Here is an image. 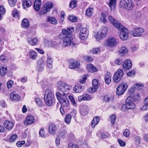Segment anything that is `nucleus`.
Segmentation results:
<instances>
[{"instance_id":"nucleus-1","label":"nucleus","mask_w":148,"mask_h":148,"mask_svg":"<svg viewBox=\"0 0 148 148\" xmlns=\"http://www.w3.org/2000/svg\"><path fill=\"white\" fill-rule=\"evenodd\" d=\"M111 23L119 30L118 32L120 38L123 40H126L128 38L129 32L127 29L121 24L116 19H109Z\"/></svg>"},{"instance_id":"nucleus-2","label":"nucleus","mask_w":148,"mask_h":148,"mask_svg":"<svg viewBox=\"0 0 148 148\" xmlns=\"http://www.w3.org/2000/svg\"><path fill=\"white\" fill-rule=\"evenodd\" d=\"M74 31V28L73 27L68 28L67 29H62V33L59 35L58 38L62 39L64 46H67L70 45L71 42V33Z\"/></svg>"},{"instance_id":"nucleus-3","label":"nucleus","mask_w":148,"mask_h":148,"mask_svg":"<svg viewBox=\"0 0 148 148\" xmlns=\"http://www.w3.org/2000/svg\"><path fill=\"white\" fill-rule=\"evenodd\" d=\"M56 95L57 99L60 102L62 106L67 107L68 106L69 101L65 95V94H62L59 92H57L56 93Z\"/></svg>"},{"instance_id":"nucleus-4","label":"nucleus","mask_w":148,"mask_h":148,"mask_svg":"<svg viewBox=\"0 0 148 148\" xmlns=\"http://www.w3.org/2000/svg\"><path fill=\"white\" fill-rule=\"evenodd\" d=\"M119 5L121 8L129 10H132L134 6L131 0H121Z\"/></svg>"},{"instance_id":"nucleus-5","label":"nucleus","mask_w":148,"mask_h":148,"mask_svg":"<svg viewBox=\"0 0 148 148\" xmlns=\"http://www.w3.org/2000/svg\"><path fill=\"white\" fill-rule=\"evenodd\" d=\"M57 86L59 89L64 94V92L69 91L72 88V86L66 83L61 81H58L57 83Z\"/></svg>"},{"instance_id":"nucleus-6","label":"nucleus","mask_w":148,"mask_h":148,"mask_svg":"<svg viewBox=\"0 0 148 148\" xmlns=\"http://www.w3.org/2000/svg\"><path fill=\"white\" fill-rule=\"evenodd\" d=\"M53 97L51 90L49 89L45 91L44 96V99L47 106H51L53 103Z\"/></svg>"},{"instance_id":"nucleus-7","label":"nucleus","mask_w":148,"mask_h":148,"mask_svg":"<svg viewBox=\"0 0 148 148\" xmlns=\"http://www.w3.org/2000/svg\"><path fill=\"white\" fill-rule=\"evenodd\" d=\"M125 104L122 106V108L123 110L133 109L135 107V105L133 103V100L130 97H128L125 101Z\"/></svg>"},{"instance_id":"nucleus-8","label":"nucleus","mask_w":148,"mask_h":148,"mask_svg":"<svg viewBox=\"0 0 148 148\" xmlns=\"http://www.w3.org/2000/svg\"><path fill=\"white\" fill-rule=\"evenodd\" d=\"M108 32V29L106 27H103L101 30L95 34V37L99 41L104 38Z\"/></svg>"},{"instance_id":"nucleus-9","label":"nucleus","mask_w":148,"mask_h":148,"mask_svg":"<svg viewBox=\"0 0 148 148\" xmlns=\"http://www.w3.org/2000/svg\"><path fill=\"white\" fill-rule=\"evenodd\" d=\"M127 87V85L126 83L122 82L116 88V95L118 96L122 95L124 93Z\"/></svg>"},{"instance_id":"nucleus-10","label":"nucleus","mask_w":148,"mask_h":148,"mask_svg":"<svg viewBox=\"0 0 148 148\" xmlns=\"http://www.w3.org/2000/svg\"><path fill=\"white\" fill-rule=\"evenodd\" d=\"M53 6V3L51 1L47 2L44 5L41 9L40 12V14L43 15L49 12Z\"/></svg>"},{"instance_id":"nucleus-11","label":"nucleus","mask_w":148,"mask_h":148,"mask_svg":"<svg viewBox=\"0 0 148 148\" xmlns=\"http://www.w3.org/2000/svg\"><path fill=\"white\" fill-rule=\"evenodd\" d=\"M123 75V72L122 70L119 69L115 73L113 77L114 82L117 83L120 81Z\"/></svg>"},{"instance_id":"nucleus-12","label":"nucleus","mask_w":148,"mask_h":148,"mask_svg":"<svg viewBox=\"0 0 148 148\" xmlns=\"http://www.w3.org/2000/svg\"><path fill=\"white\" fill-rule=\"evenodd\" d=\"M118 43L117 40L113 37L111 36L106 41V45L108 47H113L116 46Z\"/></svg>"},{"instance_id":"nucleus-13","label":"nucleus","mask_w":148,"mask_h":148,"mask_svg":"<svg viewBox=\"0 0 148 148\" xmlns=\"http://www.w3.org/2000/svg\"><path fill=\"white\" fill-rule=\"evenodd\" d=\"M92 87L89 88L88 89V92L90 93H93L96 92L100 85L98 81L96 79H94L92 81Z\"/></svg>"},{"instance_id":"nucleus-14","label":"nucleus","mask_w":148,"mask_h":148,"mask_svg":"<svg viewBox=\"0 0 148 148\" xmlns=\"http://www.w3.org/2000/svg\"><path fill=\"white\" fill-rule=\"evenodd\" d=\"M88 31L86 28L83 27L80 30L79 37L82 40H85L86 39L88 36Z\"/></svg>"},{"instance_id":"nucleus-15","label":"nucleus","mask_w":148,"mask_h":148,"mask_svg":"<svg viewBox=\"0 0 148 148\" xmlns=\"http://www.w3.org/2000/svg\"><path fill=\"white\" fill-rule=\"evenodd\" d=\"M134 30L135 32H133L132 33V35L134 37H141V34L144 32V30L140 27L134 28Z\"/></svg>"},{"instance_id":"nucleus-16","label":"nucleus","mask_w":148,"mask_h":148,"mask_svg":"<svg viewBox=\"0 0 148 148\" xmlns=\"http://www.w3.org/2000/svg\"><path fill=\"white\" fill-rule=\"evenodd\" d=\"M35 122L34 116L32 115H29L26 117V120L24 121V123L26 125L32 124Z\"/></svg>"},{"instance_id":"nucleus-17","label":"nucleus","mask_w":148,"mask_h":148,"mask_svg":"<svg viewBox=\"0 0 148 148\" xmlns=\"http://www.w3.org/2000/svg\"><path fill=\"white\" fill-rule=\"evenodd\" d=\"M80 65L79 62L73 60H71L69 64V68L70 69H74Z\"/></svg>"},{"instance_id":"nucleus-18","label":"nucleus","mask_w":148,"mask_h":148,"mask_svg":"<svg viewBox=\"0 0 148 148\" xmlns=\"http://www.w3.org/2000/svg\"><path fill=\"white\" fill-rule=\"evenodd\" d=\"M3 124L5 128L9 130H11L14 125V124L13 122L7 120L4 121Z\"/></svg>"},{"instance_id":"nucleus-19","label":"nucleus","mask_w":148,"mask_h":148,"mask_svg":"<svg viewBox=\"0 0 148 148\" xmlns=\"http://www.w3.org/2000/svg\"><path fill=\"white\" fill-rule=\"evenodd\" d=\"M132 66V64L131 61L127 60L124 61L123 64V67L124 69H130Z\"/></svg>"},{"instance_id":"nucleus-20","label":"nucleus","mask_w":148,"mask_h":148,"mask_svg":"<svg viewBox=\"0 0 148 148\" xmlns=\"http://www.w3.org/2000/svg\"><path fill=\"white\" fill-rule=\"evenodd\" d=\"M27 40L28 42L32 46H35L38 44V40L37 38H29Z\"/></svg>"},{"instance_id":"nucleus-21","label":"nucleus","mask_w":148,"mask_h":148,"mask_svg":"<svg viewBox=\"0 0 148 148\" xmlns=\"http://www.w3.org/2000/svg\"><path fill=\"white\" fill-rule=\"evenodd\" d=\"M78 100L79 101L82 100H90L91 99V97L90 95L87 94H84L78 97Z\"/></svg>"},{"instance_id":"nucleus-22","label":"nucleus","mask_w":148,"mask_h":148,"mask_svg":"<svg viewBox=\"0 0 148 148\" xmlns=\"http://www.w3.org/2000/svg\"><path fill=\"white\" fill-rule=\"evenodd\" d=\"M84 86H83L77 84L75 85L74 87L73 90L75 92L78 93L84 90Z\"/></svg>"},{"instance_id":"nucleus-23","label":"nucleus","mask_w":148,"mask_h":148,"mask_svg":"<svg viewBox=\"0 0 148 148\" xmlns=\"http://www.w3.org/2000/svg\"><path fill=\"white\" fill-rule=\"evenodd\" d=\"M22 5L24 9L29 7L32 5V2L30 0H22Z\"/></svg>"},{"instance_id":"nucleus-24","label":"nucleus","mask_w":148,"mask_h":148,"mask_svg":"<svg viewBox=\"0 0 148 148\" xmlns=\"http://www.w3.org/2000/svg\"><path fill=\"white\" fill-rule=\"evenodd\" d=\"M41 0H35L34 5V9L36 11L39 10L41 4Z\"/></svg>"},{"instance_id":"nucleus-25","label":"nucleus","mask_w":148,"mask_h":148,"mask_svg":"<svg viewBox=\"0 0 148 148\" xmlns=\"http://www.w3.org/2000/svg\"><path fill=\"white\" fill-rule=\"evenodd\" d=\"M86 68L88 71L92 73L96 72L97 71L96 68L92 64H88Z\"/></svg>"},{"instance_id":"nucleus-26","label":"nucleus","mask_w":148,"mask_h":148,"mask_svg":"<svg viewBox=\"0 0 148 148\" xmlns=\"http://www.w3.org/2000/svg\"><path fill=\"white\" fill-rule=\"evenodd\" d=\"M10 98L12 100L18 101L20 99V97L17 93L12 92L10 94Z\"/></svg>"},{"instance_id":"nucleus-27","label":"nucleus","mask_w":148,"mask_h":148,"mask_svg":"<svg viewBox=\"0 0 148 148\" xmlns=\"http://www.w3.org/2000/svg\"><path fill=\"white\" fill-rule=\"evenodd\" d=\"M88 107L86 105L83 106L80 110V113L83 116L86 115L88 113Z\"/></svg>"},{"instance_id":"nucleus-28","label":"nucleus","mask_w":148,"mask_h":148,"mask_svg":"<svg viewBox=\"0 0 148 148\" xmlns=\"http://www.w3.org/2000/svg\"><path fill=\"white\" fill-rule=\"evenodd\" d=\"M53 61V58L51 56H48L47 58V65L49 69H52Z\"/></svg>"},{"instance_id":"nucleus-29","label":"nucleus","mask_w":148,"mask_h":148,"mask_svg":"<svg viewBox=\"0 0 148 148\" xmlns=\"http://www.w3.org/2000/svg\"><path fill=\"white\" fill-rule=\"evenodd\" d=\"M100 117L99 116L95 117L92 121L91 125L93 128L95 127L96 125H97L99 122Z\"/></svg>"},{"instance_id":"nucleus-30","label":"nucleus","mask_w":148,"mask_h":148,"mask_svg":"<svg viewBox=\"0 0 148 148\" xmlns=\"http://www.w3.org/2000/svg\"><path fill=\"white\" fill-rule=\"evenodd\" d=\"M56 126L54 124H51L49 127V132L52 134L55 133L56 130Z\"/></svg>"},{"instance_id":"nucleus-31","label":"nucleus","mask_w":148,"mask_h":148,"mask_svg":"<svg viewBox=\"0 0 148 148\" xmlns=\"http://www.w3.org/2000/svg\"><path fill=\"white\" fill-rule=\"evenodd\" d=\"M111 76L110 73L107 72L106 74L105 77V82L108 84H110L111 82Z\"/></svg>"},{"instance_id":"nucleus-32","label":"nucleus","mask_w":148,"mask_h":148,"mask_svg":"<svg viewBox=\"0 0 148 148\" xmlns=\"http://www.w3.org/2000/svg\"><path fill=\"white\" fill-rule=\"evenodd\" d=\"M29 23L27 19H23L21 23V26L23 28H27L29 26Z\"/></svg>"},{"instance_id":"nucleus-33","label":"nucleus","mask_w":148,"mask_h":148,"mask_svg":"<svg viewBox=\"0 0 148 148\" xmlns=\"http://www.w3.org/2000/svg\"><path fill=\"white\" fill-rule=\"evenodd\" d=\"M116 0H110L109 5L111 10H114L115 7Z\"/></svg>"},{"instance_id":"nucleus-34","label":"nucleus","mask_w":148,"mask_h":148,"mask_svg":"<svg viewBox=\"0 0 148 148\" xmlns=\"http://www.w3.org/2000/svg\"><path fill=\"white\" fill-rule=\"evenodd\" d=\"M93 10L94 8H88L86 11V15L89 17L92 16L93 15Z\"/></svg>"},{"instance_id":"nucleus-35","label":"nucleus","mask_w":148,"mask_h":148,"mask_svg":"<svg viewBox=\"0 0 148 148\" xmlns=\"http://www.w3.org/2000/svg\"><path fill=\"white\" fill-rule=\"evenodd\" d=\"M29 56L30 58L33 60H35L37 57V53L34 51H31L29 52Z\"/></svg>"},{"instance_id":"nucleus-36","label":"nucleus","mask_w":148,"mask_h":148,"mask_svg":"<svg viewBox=\"0 0 148 148\" xmlns=\"http://www.w3.org/2000/svg\"><path fill=\"white\" fill-rule=\"evenodd\" d=\"M7 72V67H4L3 66L0 67V74L2 76H3L5 75Z\"/></svg>"},{"instance_id":"nucleus-37","label":"nucleus","mask_w":148,"mask_h":148,"mask_svg":"<svg viewBox=\"0 0 148 148\" xmlns=\"http://www.w3.org/2000/svg\"><path fill=\"white\" fill-rule=\"evenodd\" d=\"M77 6V1L76 0H72L69 4L70 8H73Z\"/></svg>"},{"instance_id":"nucleus-38","label":"nucleus","mask_w":148,"mask_h":148,"mask_svg":"<svg viewBox=\"0 0 148 148\" xmlns=\"http://www.w3.org/2000/svg\"><path fill=\"white\" fill-rule=\"evenodd\" d=\"M119 52L122 55H125L127 53L128 50L125 47H122L120 49Z\"/></svg>"},{"instance_id":"nucleus-39","label":"nucleus","mask_w":148,"mask_h":148,"mask_svg":"<svg viewBox=\"0 0 148 148\" xmlns=\"http://www.w3.org/2000/svg\"><path fill=\"white\" fill-rule=\"evenodd\" d=\"M134 86L135 89L137 90H140L142 89L143 87V84L140 83H138L134 85Z\"/></svg>"},{"instance_id":"nucleus-40","label":"nucleus","mask_w":148,"mask_h":148,"mask_svg":"<svg viewBox=\"0 0 148 148\" xmlns=\"http://www.w3.org/2000/svg\"><path fill=\"white\" fill-rule=\"evenodd\" d=\"M101 18H106L108 17V18H113L112 16L110 15H108V14L106 12H102L101 13Z\"/></svg>"},{"instance_id":"nucleus-41","label":"nucleus","mask_w":148,"mask_h":148,"mask_svg":"<svg viewBox=\"0 0 148 148\" xmlns=\"http://www.w3.org/2000/svg\"><path fill=\"white\" fill-rule=\"evenodd\" d=\"M71 116L69 114H68L65 118V121L67 124H69L71 122Z\"/></svg>"},{"instance_id":"nucleus-42","label":"nucleus","mask_w":148,"mask_h":148,"mask_svg":"<svg viewBox=\"0 0 148 148\" xmlns=\"http://www.w3.org/2000/svg\"><path fill=\"white\" fill-rule=\"evenodd\" d=\"M69 98L73 105L75 106H76L77 104L75 101L74 97L72 96H70L69 97Z\"/></svg>"},{"instance_id":"nucleus-43","label":"nucleus","mask_w":148,"mask_h":148,"mask_svg":"<svg viewBox=\"0 0 148 148\" xmlns=\"http://www.w3.org/2000/svg\"><path fill=\"white\" fill-rule=\"evenodd\" d=\"M44 64L43 63L39 62L37 66V68L38 71H42L44 69Z\"/></svg>"},{"instance_id":"nucleus-44","label":"nucleus","mask_w":148,"mask_h":148,"mask_svg":"<svg viewBox=\"0 0 148 148\" xmlns=\"http://www.w3.org/2000/svg\"><path fill=\"white\" fill-rule=\"evenodd\" d=\"M110 119L111 124L112 125H114L115 121L116 115L115 114L111 115L110 116Z\"/></svg>"},{"instance_id":"nucleus-45","label":"nucleus","mask_w":148,"mask_h":148,"mask_svg":"<svg viewBox=\"0 0 148 148\" xmlns=\"http://www.w3.org/2000/svg\"><path fill=\"white\" fill-rule=\"evenodd\" d=\"M17 0H8V3L11 7H13L15 5Z\"/></svg>"},{"instance_id":"nucleus-46","label":"nucleus","mask_w":148,"mask_h":148,"mask_svg":"<svg viewBox=\"0 0 148 148\" xmlns=\"http://www.w3.org/2000/svg\"><path fill=\"white\" fill-rule=\"evenodd\" d=\"M101 51V49L100 47H97L93 49L91 51L92 52L93 54L97 53Z\"/></svg>"},{"instance_id":"nucleus-47","label":"nucleus","mask_w":148,"mask_h":148,"mask_svg":"<svg viewBox=\"0 0 148 148\" xmlns=\"http://www.w3.org/2000/svg\"><path fill=\"white\" fill-rule=\"evenodd\" d=\"M68 147L69 148H79L77 145L74 144L72 143L68 144Z\"/></svg>"},{"instance_id":"nucleus-48","label":"nucleus","mask_w":148,"mask_h":148,"mask_svg":"<svg viewBox=\"0 0 148 148\" xmlns=\"http://www.w3.org/2000/svg\"><path fill=\"white\" fill-rule=\"evenodd\" d=\"M47 22L54 25L56 24L57 21L56 19H47Z\"/></svg>"},{"instance_id":"nucleus-49","label":"nucleus","mask_w":148,"mask_h":148,"mask_svg":"<svg viewBox=\"0 0 148 148\" xmlns=\"http://www.w3.org/2000/svg\"><path fill=\"white\" fill-rule=\"evenodd\" d=\"M130 134V132L129 130L126 129L123 133V135L126 137H128Z\"/></svg>"},{"instance_id":"nucleus-50","label":"nucleus","mask_w":148,"mask_h":148,"mask_svg":"<svg viewBox=\"0 0 148 148\" xmlns=\"http://www.w3.org/2000/svg\"><path fill=\"white\" fill-rule=\"evenodd\" d=\"M35 101L37 104L39 106H41L43 104L42 101L38 98H36V99Z\"/></svg>"},{"instance_id":"nucleus-51","label":"nucleus","mask_w":148,"mask_h":148,"mask_svg":"<svg viewBox=\"0 0 148 148\" xmlns=\"http://www.w3.org/2000/svg\"><path fill=\"white\" fill-rule=\"evenodd\" d=\"M0 59L3 62L5 63L8 61L6 57L3 55H1L0 56Z\"/></svg>"},{"instance_id":"nucleus-52","label":"nucleus","mask_w":148,"mask_h":148,"mask_svg":"<svg viewBox=\"0 0 148 148\" xmlns=\"http://www.w3.org/2000/svg\"><path fill=\"white\" fill-rule=\"evenodd\" d=\"M12 15L14 18H18L19 17V13L17 10H14L12 13Z\"/></svg>"},{"instance_id":"nucleus-53","label":"nucleus","mask_w":148,"mask_h":148,"mask_svg":"<svg viewBox=\"0 0 148 148\" xmlns=\"http://www.w3.org/2000/svg\"><path fill=\"white\" fill-rule=\"evenodd\" d=\"M13 84V82L12 80H10L7 83V88H11Z\"/></svg>"},{"instance_id":"nucleus-54","label":"nucleus","mask_w":148,"mask_h":148,"mask_svg":"<svg viewBox=\"0 0 148 148\" xmlns=\"http://www.w3.org/2000/svg\"><path fill=\"white\" fill-rule=\"evenodd\" d=\"M17 137V136L16 134H13L12 136L10 139V141L12 142L14 141Z\"/></svg>"},{"instance_id":"nucleus-55","label":"nucleus","mask_w":148,"mask_h":148,"mask_svg":"<svg viewBox=\"0 0 148 148\" xmlns=\"http://www.w3.org/2000/svg\"><path fill=\"white\" fill-rule=\"evenodd\" d=\"M25 143V141L24 140L18 141L16 145L18 147H20Z\"/></svg>"},{"instance_id":"nucleus-56","label":"nucleus","mask_w":148,"mask_h":148,"mask_svg":"<svg viewBox=\"0 0 148 148\" xmlns=\"http://www.w3.org/2000/svg\"><path fill=\"white\" fill-rule=\"evenodd\" d=\"M39 134L42 137H44L45 136V132L43 129H41L40 131Z\"/></svg>"},{"instance_id":"nucleus-57","label":"nucleus","mask_w":148,"mask_h":148,"mask_svg":"<svg viewBox=\"0 0 148 148\" xmlns=\"http://www.w3.org/2000/svg\"><path fill=\"white\" fill-rule=\"evenodd\" d=\"M135 74V71H132L129 72L127 73V76L130 77H134Z\"/></svg>"},{"instance_id":"nucleus-58","label":"nucleus","mask_w":148,"mask_h":148,"mask_svg":"<svg viewBox=\"0 0 148 148\" xmlns=\"http://www.w3.org/2000/svg\"><path fill=\"white\" fill-rule=\"evenodd\" d=\"M135 16L136 18H140L142 16V14L141 12L136 11L135 12Z\"/></svg>"},{"instance_id":"nucleus-59","label":"nucleus","mask_w":148,"mask_h":148,"mask_svg":"<svg viewBox=\"0 0 148 148\" xmlns=\"http://www.w3.org/2000/svg\"><path fill=\"white\" fill-rule=\"evenodd\" d=\"M123 62L122 60L121 59L118 58L115 61V64L116 65H120Z\"/></svg>"},{"instance_id":"nucleus-60","label":"nucleus","mask_w":148,"mask_h":148,"mask_svg":"<svg viewBox=\"0 0 148 148\" xmlns=\"http://www.w3.org/2000/svg\"><path fill=\"white\" fill-rule=\"evenodd\" d=\"M118 141L121 146H124L125 145V143L121 139H118Z\"/></svg>"},{"instance_id":"nucleus-61","label":"nucleus","mask_w":148,"mask_h":148,"mask_svg":"<svg viewBox=\"0 0 148 148\" xmlns=\"http://www.w3.org/2000/svg\"><path fill=\"white\" fill-rule=\"evenodd\" d=\"M5 12V10L3 8V6L1 5L0 6V12L2 14H4Z\"/></svg>"},{"instance_id":"nucleus-62","label":"nucleus","mask_w":148,"mask_h":148,"mask_svg":"<svg viewBox=\"0 0 148 148\" xmlns=\"http://www.w3.org/2000/svg\"><path fill=\"white\" fill-rule=\"evenodd\" d=\"M66 132L65 130L64 129L61 130L60 131V135L61 136H63L65 135Z\"/></svg>"},{"instance_id":"nucleus-63","label":"nucleus","mask_w":148,"mask_h":148,"mask_svg":"<svg viewBox=\"0 0 148 148\" xmlns=\"http://www.w3.org/2000/svg\"><path fill=\"white\" fill-rule=\"evenodd\" d=\"M148 109V105L146 104H144V105L143 106L142 108H141V110H146Z\"/></svg>"},{"instance_id":"nucleus-64","label":"nucleus","mask_w":148,"mask_h":148,"mask_svg":"<svg viewBox=\"0 0 148 148\" xmlns=\"http://www.w3.org/2000/svg\"><path fill=\"white\" fill-rule=\"evenodd\" d=\"M144 139L146 142H148V134H145L144 136Z\"/></svg>"}]
</instances>
